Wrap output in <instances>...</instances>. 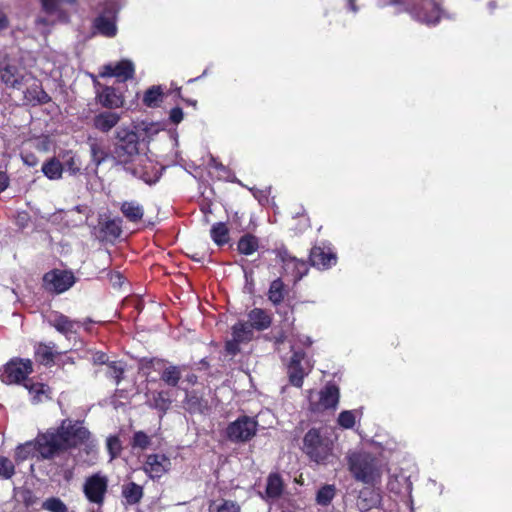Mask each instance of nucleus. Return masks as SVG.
<instances>
[{
  "instance_id": "obj_34",
  "label": "nucleus",
  "mask_w": 512,
  "mask_h": 512,
  "mask_svg": "<svg viewBox=\"0 0 512 512\" xmlns=\"http://www.w3.org/2000/svg\"><path fill=\"white\" fill-rule=\"evenodd\" d=\"M283 490V482L278 474H271L267 479L266 495L269 498H277Z\"/></svg>"
},
{
  "instance_id": "obj_26",
  "label": "nucleus",
  "mask_w": 512,
  "mask_h": 512,
  "mask_svg": "<svg viewBox=\"0 0 512 512\" xmlns=\"http://www.w3.org/2000/svg\"><path fill=\"white\" fill-rule=\"evenodd\" d=\"M88 144L90 148L91 160L98 167L108 158L109 153L96 139H89Z\"/></svg>"
},
{
  "instance_id": "obj_64",
  "label": "nucleus",
  "mask_w": 512,
  "mask_h": 512,
  "mask_svg": "<svg viewBox=\"0 0 512 512\" xmlns=\"http://www.w3.org/2000/svg\"><path fill=\"white\" fill-rule=\"evenodd\" d=\"M489 5H490L491 8L495 7L494 2H490Z\"/></svg>"
},
{
  "instance_id": "obj_56",
  "label": "nucleus",
  "mask_w": 512,
  "mask_h": 512,
  "mask_svg": "<svg viewBox=\"0 0 512 512\" xmlns=\"http://www.w3.org/2000/svg\"><path fill=\"white\" fill-rule=\"evenodd\" d=\"M98 257L103 260V262H109L110 261V255L107 251H101L98 254Z\"/></svg>"
},
{
  "instance_id": "obj_4",
  "label": "nucleus",
  "mask_w": 512,
  "mask_h": 512,
  "mask_svg": "<svg viewBox=\"0 0 512 512\" xmlns=\"http://www.w3.org/2000/svg\"><path fill=\"white\" fill-rule=\"evenodd\" d=\"M56 429L66 450L84 444L90 436L89 431L79 421L65 419Z\"/></svg>"
},
{
  "instance_id": "obj_37",
  "label": "nucleus",
  "mask_w": 512,
  "mask_h": 512,
  "mask_svg": "<svg viewBox=\"0 0 512 512\" xmlns=\"http://www.w3.org/2000/svg\"><path fill=\"white\" fill-rule=\"evenodd\" d=\"M162 101V91L159 86L149 88L143 97V102L148 107H156Z\"/></svg>"
},
{
  "instance_id": "obj_42",
  "label": "nucleus",
  "mask_w": 512,
  "mask_h": 512,
  "mask_svg": "<svg viewBox=\"0 0 512 512\" xmlns=\"http://www.w3.org/2000/svg\"><path fill=\"white\" fill-rule=\"evenodd\" d=\"M106 366V376L113 379L118 385L122 379L124 368L116 361L109 362Z\"/></svg>"
},
{
  "instance_id": "obj_60",
  "label": "nucleus",
  "mask_w": 512,
  "mask_h": 512,
  "mask_svg": "<svg viewBox=\"0 0 512 512\" xmlns=\"http://www.w3.org/2000/svg\"><path fill=\"white\" fill-rule=\"evenodd\" d=\"M349 2V5H350V9L353 11V12H356L357 11V8L354 4V0H348Z\"/></svg>"
},
{
  "instance_id": "obj_11",
  "label": "nucleus",
  "mask_w": 512,
  "mask_h": 512,
  "mask_svg": "<svg viewBox=\"0 0 512 512\" xmlns=\"http://www.w3.org/2000/svg\"><path fill=\"white\" fill-rule=\"evenodd\" d=\"M309 401L310 409L314 412L330 408L334 409L339 402V389L333 384H328L319 392V400L317 402L312 400V395L309 396Z\"/></svg>"
},
{
  "instance_id": "obj_61",
  "label": "nucleus",
  "mask_w": 512,
  "mask_h": 512,
  "mask_svg": "<svg viewBox=\"0 0 512 512\" xmlns=\"http://www.w3.org/2000/svg\"><path fill=\"white\" fill-rule=\"evenodd\" d=\"M372 501H373L374 503H376V502L378 501V495H373V496H372Z\"/></svg>"
},
{
  "instance_id": "obj_28",
  "label": "nucleus",
  "mask_w": 512,
  "mask_h": 512,
  "mask_svg": "<svg viewBox=\"0 0 512 512\" xmlns=\"http://www.w3.org/2000/svg\"><path fill=\"white\" fill-rule=\"evenodd\" d=\"M43 174L50 180H58L62 177L63 165L57 158H51L42 165Z\"/></svg>"
},
{
  "instance_id": "obj_35",
  "label": "nucleus",
  "mask_w": 512,
  "mask_h": 512,
  "mask_svg": "<svg viewBox=\"0 0 512 512\" xmlns=\"http://www.w3.org/2000/svg\"><path fill=\"white\" fill-rule=\"evenodd\" d=\"M24 386L32 396L34 403L41 402L44 397H47V387L42 383H33L31 380H27L24 382Z\"/></svg>"
},
{
  "instance_id": "obj_16",
  "label": "nucleus",
  "mask_w": 512,
  "mask_h": 512,
  "mask_svg": "<svg viewBox=\"0 0 512 512\" xmlns=\"http://www.w3.org/2000/svg\"><path fill=\"white\" fill-rule=\"evenodd\" d=\"M134 64L129 60H122L116 65H105L103 67L102 77H116L120 81L132 79L134 76Z\"/></svg>"
},
{
  "instance_id": "obj_15",
  "label": "nucleus",
  "mask_w": 512,
  "mask_h": 512,
  "mask_svg": "<svg viewBox=\"0 0 512 512\" xmlns=\"http://www.w3.org/2000/svg\"><path fill=\"white\" fill-rule=\"evenodd\" d=\"M311 265L318 269H327L336 264V254L329 247L314 246L310 251Z\"/></svg>"
},
{
  "instance_id": "obj_57",
  "label": "nucleus",
  "mask_w": 512,
  "mask_h": 512,
  "mask_svg": "<svg viewBox=\"0 0 512 512\" xmlns=\"http://www.w3.org/2000/svg\"><path fill=\"white\" fill-rule=\"evenodd\" d=\"M37 99L38 101H45L48 99V95L43 90H39Z\"/></svg>"
},
{
  "instance_id": "obj_44",
  "label": "nucleus",
  "mask_w": 512,
  "mask_h": 512,
  "mask_svg": "<svg viewBox=\"0 0 512 512\" xmlns=\"http://www.w3.org/2000/svg\"><path fill=\"white\" fill-rule=\"evenodd\" d=\"M42 508L51 512H67V507L59 498L51 497L46 499Z\"/></svg>"
},
{
  "instance_id": "obj_18",
  "label": "nucleus",
  "mask_w": 512,
  "mask_h": 512,
  "mask_svg": "<svg viewBox=\"0 0 512 512\" xmlns=\"http://www.w3.org/2000/svg\"><path fill=\"white\" fill-rule=\"evenodd\" d=\"M49 324L53 326L58 332L67 336L68 334L76 333L77 328L82 324L80 321L71 320L69 317L55 313L50 319Z\"/></svg>"
},
{
  "instance_id": "obj_10",
  "label": "nucleus",
  "mask_w": 512,
  "mask_h": 512,
  "mask_svg": "<svg viewBox=\"0 0 512 512\" xmlns=\"http://www.w3.org/2000/svg\"><path fill=\"white\" fill-rule=\"evenodd\" d=\"M32 372V362L30 360H12L5 367L4 379L5 382L20 383L27 381V376Z\"/></svg>"
},
{
  "instance_id": "obj_39",
  "label": "nucleus",
  "mask_w": 512,
  "mask_h": 512,
  "mask_svg": "<svg viewBox=\"0 0 512 512\" xmlns=\"http://www.w3.org/2000/svg\"><path fill=\"white\" fill-rule=\"evenodd\" d=\"M209 512H240V507L233 501L223 500L221 503H211Z\"/></svg>"
},
{
  "instance_id": "obj_29",
  "label": "nucleus",
  "mask_w": 512,
  "mask_h": 512,
  "mask_svg": "<svg viewBox=\"0 0 512 512\" xmlns=\"http://www.w3.org/2000/svg\"><path fill=\"white\" fill-rule=\"evenodd\" d=\"M210 235L214 243L222 246L229 241V229L223 222H217L212 225Z\"/></svg>"
},
{
  "instance_id": "obj_50",
  "label": "nucleus",
  "mask_w": 512,
  "mask_h": 512,
  "mask_svg": "<svg viewBox=\"0 0 512 512\" xmlns=\"http://www.w3.org/2000/svg\"><path fill=\"white\" fill-rule=\"evenodd\" d=\"M239 344L240 342L236 341L234 338L228 340L225 344L226 352L232 356L236 355L240 351Z\"/></svg>"
},
{
  "instance_id": "obj_46",
  "label": "nucleus",
  "mask_w": 512,
  "mask_h": 512,
  "mask_svg": "<svg viewBox=\"0 0 512 512\" xmlns=\"http://www.w3.org/2000/svg\"><path fill=\"white\" fill-rule=\"evenodd\" d=\"M150 444L151 438L146 433H144L143 431H138L134 433L132 439L133 448H140L144 450L148 448Z\"/></svg>"
},
{
  "instance_id": "obj_38",
  "label": "nucleus",
  "mask_w": 512,
  "mask_h": 512,
  "mask_svg": "<svg viewBox=\"0 0 512 512\" xmlns=\"http://www.w3.org/2000/svg\"><path fill=\"white\" fill-rule=\"evenodd\" d=\"M1 79L7 86H11L13 88H20L21 79L16 75L15 67H5L1 73Z\"/></svg>"
},
{
  "instance_id": "obj_47",
  "label": "nucleus",
  "mask_w": 512,
  "mask_h": 512,
  "mask_svg": "<svg viewBox=\"0 0 512 512\" xmlns=\"http://www.w3.org/2000/svg\"><path fill=\"white\" fill-rule=\"evenodd\" d=\"M276 254H277V257L280 259V261L282 262L283 264V269L285 271H289L290 270V264H295V257L292 256L289 251L284 248V247H281V248H278L277 251H276Z\"/></svg>"
},
{
  "instance_id": "obj_54",
  "label": "nucleus",
  "mask_w": 512,
  "mask_h": 512,
  "mask_svg": "<svg viewBox=\"0 0 512 512\" xmlns=\"http://www.w3.org/2000/svg\"><path fill=\"white\" fill-rule=\"evenodd\" d=\"M8 25V20H7V17L5 16V14L3 12H0V30H3L7 27Z\"/></svg>"
},
{
  "instance_id": "obj_1",
  "label": "nucleus",
  "mask_w": 512,
  "mask_h": 512,
  "mask_svg": "<svg viewBox=\"0 0 512 512\" xmlns=\"http://www.w3.org/2000/svg\"><path fill=\"white\" fill-rule=\"evenodd\" d=\"M303 452L317 464H326L332 457L333 441L319 429H310L303 438Z\"/></svg>"
},
{
  "instance_id": "obj_5",
  "label": "nucleus",
  "mask_w": 512,
  "mask_h": 512,
  "mask_svg": "<svg viewBox=\"0 0 512 512\" xmlns=\"http://www.w3.org/2000/svg\"><path fill=\"white\" fill-rule=\"evenodd\" d=\"M35 443L36 451L43 459H51L66 451L56 428L48 429L45 433L39 434Z\"/></svg>"
},
{
  "instance_id": "obj_12",
  "label": "nucleus",
  "mask_w": 512,
  "mask_h": 512,
  "mask_svg": "<svg viewBox=\"0 0 512 512\" xmlns=\"http://www.w3.org/2000/svg\"><path fill=\"white\" fill-rule=\"evenodd\" d=\"M117 8L114 3H109L103 13L94 22L95 28L106 37H114L117 33L116 21Z\"/></svg>"
},
{
  "instance_id": "obj_63",
  "label": "nucleus",
  "mask_w": 512,
  "mask_h": 512,
  "mask_svg": "<svg viewBox=\"0 0 512 512\" xmlns=\"http://www.w3.org/2000/svg\"><path fill=\"white\" fill-rule=\"evenodd\" d=\"M116 277L119 280V283H121L122 276L120 274H117Z\"/></svg>"
},
{
  "instance_id": "obj_24",
  "label": "nucleus",
  "mask_w": 512,
  "mask_h": 512,
  "mask_svg": "<svg viewBox=\"0 0 512 512\" xmlns=\"http://www.w3.org/2000/svg\"><path fill=\"white\" fill-rule=\"evenodd\" d=\"M122 496L127 504L134 505L141 500L143 488L134 482H129L122 486Z\"/></svg>"
},
{
  "instance_id": "obj_41",
  "label": "nucleus",
  "mask_w": 512,
  "mask_h": 512,
  "mask_svg": "<svg viewBox=\"0 0 512 512\" xmlns=\"http://www.w3.org/2000/svg\"><path fill=\"white\" fill-rule=\"evenodd\" d=\"M102 231L105 232L106 235L117 238L121 235V220L120 219H111L107 220L102 227Z\"/></svg>"
},
{
  "instance_id": "obj_23",
  "label": "nucleus",
  "mask_w": 512,
  "mask_h": 512,
  "mask_svg": "<svg viewBox=\"0 0 512 512\" xmlns=\"http://www.w3.org/2000/svg\"><path fill=\"white\" fill-rule=\"evenodd\" d=\"M121 212L131 222H138L142 219L143 207L136 201H125L121 205Z\"/></svg>"
},
{
  "instance_id": "obj_62",
  "label": "nucleus",
  "mask_w": 512,
  "mask_h": 512,
  "mask_svg": "<svg viewBox=\"0 0 512 512\" xmlns=\"http://www.w3.org/2000/svg\"><path fill=\"white\" fill-rule=\"evenodd\" d=\"M87 323H92V320H91V319H87V320L83 323V325H85V326H86V325H87Z\"/></svg>"
},
{
  "instance_id": "obj_40",
  "label": "nucleus",
  "mask_w": 512,
  "mask_h": 512,
  "mask_svg": "<svg viewBox=\"0 0 512 512\" xmlns=\"http://www.w3.org/2000/svg\"><path fill=\"white\" fill-rule=\"evenodd\" d=\"M15 474V465L7 458L0 456V480L11 479Z\"/></svg>"
},
{
  "instance_id": "obj_49",
  "label": "nucleus",
  "mask_w": 512,
  "mask_h": 512,
  "mask_svg": "<svg viewBox=\"0 0 512 512\" xmlns=\"http://www.w3.org/2000/svg\"><path fill=\"white\" fill-rule=\"evenodd\" d=\"M107 448L112 458L116 457L121 450V443L118 437L110 436L107 439Z\"/></svg>"
},
{
  "instance_id": "obj_25",
  "label": "nucleus",
  "mask_w": 512,
  "mask_h": 512,
  "mask_svg": "<svg viewBox=\"0 0 512 512\" xmlns=\"http://www.w3.org/2000/svg\"><path fill=\"white\" fill-rule=\"evenodd\" d=\"M183 369L180 366L168 365L161 372V380L168 386L175 387L182 377Z\"/></svg>"
},
{
  "instance_id": "obj_43",
  "label": "nucleus",
  "mask_w": 512,
  "mask_h": 512,
  "mask_svg": "<svg viewBox=\"0 0 512 512\" xmlns=\"http://www.w3.org/2000/svg\"><path fill=\"white\" fill-rule=\"evenodd\" d=\"M295 264H290V270L287 273L292 274L296 281L300 280L308 272V266L305 261L295 257Z\"/></svg>"
},
{
  "instance_id": "obj_55",
  "label": "nucleus",
  "mask_w": 512,
  "mask_h": 512,
  "mask_svg": "<svg viewBox=\"0 0 512 512\" xmlns=\"http://www.w3.org/2000/svg\"><path fill=\"white\" fill-rule=\"evenodd\" d=\"M132 172L135 176L142 178L145 182H150V178L147 177L146 172H139L136 169H134Z\"/></svg>"
},
{
  "instance_id": "obj_7",
  "label": "nucleus",
  "mask_w": 512,
  "mask_h": 512,
  "mask_svg": "<svg viewBox=\"0 0 512 512\" xmlns=\"http://www.w3.org/2000/svg\"><path fill=\"white\" fill-rule=\"evenodd\" d=\"M107 490L108 478L101 473H95L87 477L83 484V493L86 499L98 506L104 503Z\"/></svg>"
},
{
  "instance_id": "obj_19",
  "label": "nucleus",
  "mask_w": 512,
  "mask_h": 512,
  "mask_svg": "<svg viewBox=\"0 0 512 512\" xmlns=\"http://www.w3.org/2000/svg\"><path fill=\"white\" fill-rule=\"evenodd\" d=\"M184 408L192 414H204L210 410V405L207 399L193 391L186 394Z\"/></svg>"
},
{
  "instance_id": "obj_6",
  "label": "nucleus",
  "mask_w": 512,
  "mask_h": 512,
  "mask_svg": "<svg viewBox=\"0 0 512 512\" xmlns=\"http://www.w3.org/2000/svg\"><path fill=\"white\" fill-rule=\"evenodd\" d=\"M257 421L249 416H241L227 427V437L233 442H246L257 432Z\"/></svg>"
},
{
  "instance_id": "obj_51",
  "label": "nucleus",
  "mask_w": 512,
  "mask_h": 512,
  "mask_svg": "<svg viewBox=\"0 0 512 512\" xmlns=\"http://www.w3.org/2000/svg\"><path fill=\"white\" fill-rule=\"evenodd\" d=\"M170 120L174 124H179L183 120V111L179 107H175L170 111Z\"/></svg>"
},
{
  "instance_id": "obj_58",
  "label": "nucleus",
  "mask_w": 512,
  "mask_h": 512,
  "mask_svg": "<svg viewBox=\"0 0 512 512\" xmlns=\"http://www.w3.org/2000/svg\"><path fill=\"white\" fill-rule=\"evenodd\" d=\"M211 162H212L211 165H213L216 169H219V170L225 169L224 165L221 163H218L214 158L211 159Z\"/></svg>"
},
{
  "instance_id": "obj_53",
  "label": "nucleus",
  "mask_w": 512,
  "mask_h": 512,
  "mask_svg": "<svg viewBox=\"0 0 512 512\" xmlns=\"http://www.w3.org/2000/svg\"><path fill=\"white\" fill-rule=\"evenodd\" d=\"M9 184V178L6 173L0 171V193L4 191Z\"/></svg>"
},
{
  "instance_id": "obj_13",
  "label": "nucleus",
  "mask_w": 512,
  "mask_h": 512,
  "mask_svg": "<svg viewBox=\"0 0 512 512\" xmlns=\"http://www.w3.org/2000/svg\"><path fill=\"white\" fill-rule=\"evenodd\" d=\"M413 17L427 25L436 24L440 17V9L433 1H426L421 6H416L412 11Z\"/></svg>"
},
{
  "instance_id": "obj_9",
  "label": "nucleus",
  "mask_w": 512,
  "mask_h": 512,
  "mask_svg": "<svg viewBox=\"0 0 512 512\" xmlns=\"http://www.w3.org/2000/svg\"><path fill=\"white\" fill-rule=\"evenodd\" d=\"M305 360V354L300 351H295L291 357L288 366L289 381L296 387H301L303 379L311 370V365L308 361L305 362V366L302 362Z\"/></svg>"
},
{
  "instance_id": "obj_14",
  "label": "nucleus",
  "mask_w": 512,
  "mask_h": 512,
  "mask_svg": "<svg viewBox=\"0 0 512 512\" xmlns=\"http://www.w3.org/2000/svg\"><path fill=\"white\" fill-rule=\"evenodd\" d=\"M171 466L170 459L163 454H151L144 463V471L151 478H160Z\"/></svg>"
},
{
  "instance_id": "obj_21",
  "label": "nucleus",
  "mask_w": 512,
  "mask_h": 512,
  "mask_svg": "<svg viewBox=\"0 0 512 512\" xmlns=\"http://www.w3.org/2000/svg\"><path fill=\"white\" fill-rule=\"evenodd\" d=\"M249 325H251L252 329H256L258 331L266 330L270 327L272 323L271 315L261 309L254 308L248 313Z\"/></svg>"
},
{
  "instance_id": "obj_48",
  "label": "nucleus",
  "mask_w": 512,
  "mask_h": 512,
  "mask_svg": "<svg viewBox=\"0 0 512 512\" xmlns=\"http://www.w3.org/2000/svg\"><path fill=\"white\" fill-rule=\"evenodd\" d=\"M338 423L346 429H350L355 424V416L352 411H343L339 414Z\"/></svg>"
},
{
  "instance_id": "obj_8",
  "label": "nucleus",
  "mask_w": 512,
  "mask_h": 512,
  "mask_svg": "<svg viewBox=\"0 0 512 512\" xmlns=\"http://www.w3.org/2000/svg\"><path fill=\"white\" fill-rule=\"evenodd\" d=\"M43 281L47 290L60 294L74 285L75 276L71 271L55 269L47 272Z\"/></svg>"
},
{
  "instance_id": "obj_2",
  "label": "nucleus",
  "mask_w": 512,
  "mask_h": 512,
  "mask_svg": "<svg viewBox=\"0 0 512 512\" xmlns=\"http://www.w3.org/2000/svg\"><path fill=\"white\" fill-rule=\"evenodd\" d=\"M118 143L115 146L113 157L121 164L134 161L138 156L139 138L136 132L126 128H118L116 132Z\"/></svg>"
},
{
  "instance_id": "obj_33",
  "label": "nucleus",
  "mask_w": 512,
  "mask_h": 512,
  "mask_svg": "<svg viewBox=\"0 0 512 512\" xmlns=\"http://www.w3.org/2000/svg\"><path fill=\"white\" fill-rule=\"evenodd\" d=\"M259 247L258 239L251 234H245L238 241V251L244 255H251Z\"/></svg>"
},
{
  "instance_id": "obj_20",
  "label": "nucleus",
  "mask_w": 512,
  "mask_h": 512,
  "mask_svg": "<svg viewBox=\"0 0 512 512\" xmlns=\"http://www.w3.org/2000/svg\"><path fill=\"white\" fill-rule=\"evenodd\" d=\"M120 114L112 111L101 112L93 118V126L103 132L107 133L114 128L120 121Z\"/></svg>"
},
{
  "instance_id": "obj_30",
  "label": "nucleus",
  "mask_w": 512,
  "mask_h": 512,
  "mask_svg": "<svg viewBox=\"0 0 512 512\" xmlns=\"http://www.w3.org/2000/svg\"><path fill=\"white\" fill-rule=\"evenodd\" d=\"M253 337V329L248 322H238L232 327V338L240 343L248 342Z\"/></svg>"
},
{
  "instance_id": "obj_45",
  "label": "nucleus",
  "mask_w": 512,
  "mask_h": 512,
  "mask_svg": "<svg viewBox=\"0 0 512 512\" xmlns=\"http://www.w3.org/2000/svg\"><path fill=\"white\" fill-rule=\"evenodd\" d=\"M34 451H36V443L26 442L16 448L15 457L17 460L23 461L26 460Z\"/></svg>"
},
{
  "instance_id": "obj_27",
  "label": "nucleus",
  "mask_w": 512,
  "mask_h": 512,
  "mask_svg": "<svg viewBox=\"0 0 512 512\" xmlns=\"http://www.w3.org/2000/svg\"><path fill=\"white\" fill-rule=\"evenodd\" d=\"M286 293L287 291L283 281L278 278L272 281L270 284L268 290V299L273 303V305H278L284 300Z\"/></svg>"
},
{
  "instance_id": "obj_3",
  "label": "nucleus",
  "mask_w": 512,
  "mask_h": 512,
  "mask_svg": "<svg viewBox=\"0 0 512 512\" xmlns=\"http://www.w3.org/2000/svg\"><path fill=\"white\" fill-rule=\"evenodd\" d=\"M350 470L353 476L366 484H374L380 478V470L374 460L366 454H355L350 457Z\"/></svg>"
},
{
  "instance_id": "obj_36",
  "label": "nucleus",
  "mask_w": 512,
  "mask_h": 512,
  "mask_svg": "<svg viewBox=\"0 0 512 512\" xmlns=\"http://www.w3.org/2000/svg\"><path fill=\"white\" fill-rule=\"evenodd\" d=\"M336 494V488L334 485L322 486L316 494V503L321 506H327L331 503Z\"/></svg>"
},
{
  "instance_id": "obj_31",
  "label": "nucleus",
  "mask_w": 512,
  "mask_h": 512,
  "mask_svg": "<svg viewBox=\"0 0 512 512\" xmlns=\"http://www.w3.org/2000/svg\"><path fill=\"white\" fill-rule=\"evenodd\" d=\"M54 347L55 344L46 345V344H38L35 348V357L36 360L41 364L50 365L54 362Z\"/></svg>"
},
{
  "instance_id": "obj_17",
  "label": "nucleus",
  "mask_w": 512,
  "mask_h": 512,
  "mask_svg": "<svg viewBox=\"0 0 512 512\" xmlns=\"http://www.w3.org/2000/svg\"><path fill=\"white\" fill-rule=\"evenodd\" d=\"M146 397V404L150 408L159 411L161 417L167 413L172 404V399L169 391H151L146 394Z\"/></svg>"
},
{
  "instance_id": "obj_22",
  "label": "nucleus",
  "mask_w": 512,
  "mask_h": 512,
  "mask_svg": "<svg viewBox=\"0 0 512 512\" xmlns=\"http://www.w3.org/2000/svg\"><path fill=\"white\" fill-rule=\"evenodd\" d=\"M59 160L63 165V171L70 175H78L81 173L80 157L71 150L64 151L59 155Z\"/></svg>"
},
{
  "instance_id": "obj_52",
  "label": "nucleus",
  "mask_w": 512,
  "mask_h": 512,
  "mask_svg": "<svg viewBox=\"0 0 512 512\" xmlns=\"http://www.w3.org/2000/svg\"><path fill=\"white\" fill-rule=\"evenodd\" d=\"M94 364H108V356L103 352H96L92 357Z\"/></svg>"
},
{
  "instance_id": "obj_32",
  "label": "nucleus",
  "mask_w": 512,
  "mask_h": 512,
  "mask_svg": "<svg viewBox=\"0 0 512 512\" xmlns=\"http://www.w3.org/2000/svg\"><path fill=\"white\" fill-rule=\"evenodd\" d=\"M100 100L103 106L108 108H117L123 104L122 98L116 93L112 87H106L101 95Z\"/></svg>"
},
{
  "instance_id": "obj_59",
  "label": "nucleus",
  "mask_w": 512,
  "mask_h": 512,
  "mask_svg": "<svg viewBox=\"0 0 512 512\" xmlns=\"http://www.w3.org/2000/svg\"><path fill=\"white\" fill-rule=\"evenodd\" d=\"M300 342H301L302 344H304V345H307V346H309V345H311V344H312V340H311V338H310V337H308V336H303V338H302V339H300Z\"/></svg>"
}]
</instances>
